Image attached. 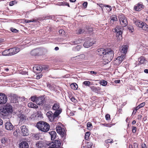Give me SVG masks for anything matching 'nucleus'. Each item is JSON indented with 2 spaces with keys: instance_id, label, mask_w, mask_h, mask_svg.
I'll list each match as a JSON object with an SVG mask.
<instances>
[{
  "instance_id": "2f4dec72",
  "label": "nucleus",
  "mask_w": 148,
  "mask_h": 148,
  "mask_svg": "<svg viewBox=\"0 0 148 148\" xmlns=\"http://www.w3.org/2000/svg\"><path fill=\"white\" fill-rule=\"evenodd\" d=\"M141 28L143 30L148 32V25L145 23H143Z\"/></svg>"
},
{
  "instance_id": "69168bd1",
  "label": "nucleus",
  "mask_w": 148,
  "mask_h": 148,
  "mask_svg": "<svg viewBox=\"0 0 148 148\" xmlns=\"http://www.w3.org/2000/svg\"><path fill=\"white\" fill-rule=\"evenodd\" d=\"M103 6H104L105 7H108V8H111V7L110 6H109V5H104Z\"/></svg>"
},
{
  "instance_id": "7c9ffc66",
  "label": "nucleus",
  "mask_w": 148,
  "mask_h": 148,
  "mask_svg": "<svg viewBox=\"0 0 148 148\" xmlns=\"http://www.w3.org/2000/svg\"><path fill=\"white\" fill-rule=\"evenodd\" d=\"M70 86L71 88L73 90H76L78 87L77 85L75 83L71 84Z\"/></svg>"
},
{
  "instance_id": "13d9d810",
  "label": "nucleus",
  "mask_w": 148,
  "mask_h": 148,
  "mask_svg": "<svg viewBox=\"0 0 148 148\" xmlns=\"http://www.w3.org/2000/svg\"><path fill=\"white\" fill-rule=\"evenodd\" d=\"M47 86L50 89H53V86L50 84H48L47 85Z\"/></svg>"
},
{
  "instance_id": "473e14b6",
  "label": "nucleus",
  "mask_w": 148,
  "mask_h": 148,
  "mask_svg": "<svg viewBox=\"0 0 148 148\" xmlns=\"http://www.w3.org/2000/svg\"><path fill=\"white\" fill-rule=\"evenodd\" d=\"M107 81L102 79L100 81V83L101 85L104 86L107 85Z\"/></svg>"
},
{
  "instance_id": "5701e85b",
  "label": "nucleus",
  "mask_w": 148,
  "mask_h": 148,
  "mask_svg": "<svg viewBox=\"0 0 148 148\" xmlns=\"http://www.w3.org/2000/svg\"><path fill=\"white\" fill-rule=\"evenodd\" d=\"M94 42L91 41L90 40H88L86 41L84 44V46L86 48H88L92 46Z\"/></svg>"
},
{
  "instance_id": "79ce46f5",
  "label": "nucleus",
  "mask_w": 148,
  "mask_h": 148,
  "mask_svg": "<svg viewBox=\"0 0 148 148\" xmlns=\"http://www.w3.org/2000/svg\"><path fill=\"white\" fill-rule=\"evenodd\" d=\"M61 5L64 6V5H67L69 7H70V5L69 3L67 2H62L61 3Z\"/></svg>"
},
{
  "instance_id": "8fccbe9b",
  "label": "nucleus",
  "mask_w": 148,
  "mask_h": 148,
  "mask_svg": "<svg viewBox=\"0 0 148 148\" xmlns=\"http://www.w3.org/2000/svg\"><path fill=\"white\" fill-rule=\"evenodd\" d=\"M20 118L21 119H22L23 120L26 119V117L23 114L21 115L20 116Z\"/></svg>"
},
{
  "instance_id": "e433bc0d",
  "label": "nucleus",
  "mask_w": 148,
  "mask_h": 148,
  "mask_svg": "<svg viewBox=\"0 0 148 148\" xmlns=\"http://www.w3.org/2000/svg\"><path fill=\"white\" fill-rule=\"evenodd\" d=\"M16 1H14L10 2L9 3V5L10 6H12L14 4H16Z\"/></svg>"
},
{
  "instance_id": "f8f14e48",
  "label": "nucleus",
  "mask_w": 148,
  "mask_h": 148,
  "mask_svg": "<svg viewBox=\"0 0 148 148\" xmlns=\"http://www.w3.org/2000/svg\"><path fill=\"white\" fill-rule=\"evenodd\" d=\"M21 50L20 48L17 47L10 49V55L11 56L13 55L18 53Z\"/></svg>"
},
{
  "instance_id": "5fc2aeb1",
  "label": "nucleus",
  "mask_w": 148,
  "mask_h": 148,
  "mask_svg": "<svg viewBox=\"0 0 148 148\" xmlns=\"http://www.w3.org/2000/svg\"><path fill=\"white\" fill-rule=\"evenodd\" d=\"M42 75L41 74H39L38 75H37L36 78L37 79H39L41 77H42Z\"/></svg>"
},
{
  "instance_id": "72a5a7b5",
  "label": "nucleus",
  "mask_w": 148,
  "mask_h": 148,
  "mask_svg": "<svg viewBox=\"0 0 148 148\" xmlns=\"http://www.w3.org/2000/svg\"><path fill=\"white\" fill-rule=\"evenodd\" d=\"M87 126L88 129L89 130L91 129L92 127V124L90 122H88L87 123Z\"/></svg>"
},
{
  "instance_id": "09e8293b",
  "label": "nucleus",
  "mask_w": 148,
  "mask_h": 148,
  "mask_svg": "<svg viewBox=\"0 0 148 148\" xmlns=\"http://www.w3.org/2000/svg\"><path fill=\"white\" fill-rule=\"evenodd\" d=\"M112 139H108L106 140L105 142L106 143H112Z\"/></svg>"
},
{
  "instance_id": "a211bd4d",
  "label": "nucleus",
  "mask_w": 148,
  "mask_h": 148,
  "mask_svg": "<svg viewBox=\"0 0 148 148\" xmlns=\"http://www.w3.org/2000/svg\"><path fill=\"white\" fill-rule=\"evenodd\" d=\"M5 129L9 130H13L14 126L10 122H7L5 124Z\"/></svg>"
},
{
  "instance_id": "39448f33",
  "label": "nucleus",
  "mask_w": 148,
  "mask_h": 148,
  "mask_svg": "<svg viewBox=\"0 0 148 148\" xmlns=\"http://www.w3.org/2000/svg\"><path fill=\"white\" fill-rule=\"evenodd\" d=\"M119 18L120 22L122 26L125 27L127 25L128 22L127 18L123 15H120Z\"/></svg>"
},
{
  "instance_id": "20e7f679",
  "label": "nucleus",
  "mask_w": 148,
  "mask_h": 148,
  "mask_svg": "<svg viewBox=\"0 0 148 148\" xmlns=\"http://www.w3.org/2000/svg\"><path fill=\"white\" fill-rule=\"evenodd\" d=\"M12 106L9 104H7L3 107L2 112L5 115H8L9 112H12Z\"/></svg>"
},
{
  "instance_id": "a18cd8bd",
  "label": "nucleus",
  "mask_w": 148,
  "mask_h": 148,
  "mask_svg": "<svg viewBox=\"0 0 148 148\" xmlns=\"http://www.w3.org/2000/svg\"><path fill=\"white\" fill-rule=\"evenodd\" d=\"M84 29H79L78 31V33L79 34H81L83 33L84 32Z\"/></svg>"
},
{
  "instance_id": "58836bf2",
  "label": "nucleus",
  "mask_w": 148,
  "mask_h": 148,
  "mask_svg": "<svg viewBox=\"0 0 148 148\" xmlns=\"http://www.w3.org/2000/svg\"><path fill=\"white\" fill-rule=\"evenodd\" d=\"M37 97L34 96L33 97H32L30 98L31 100L33 102H36V100L37 99Z\"/></svg>"
},
{
  "instance_id": "603ef678",
  "label": "nucleus",
  "mask_w": 148,
  "mask_h": 148,
  "mask_svg": "<svg viewBox=\"0 0 148 148\" xmlns=\"http://www.w3.org/2000/svg\"><path fill=\"white\" fill-rule=\"evenodd\" d=\"M88 3L86 2H84L83 4V6L85 8H86L87 6Z\"/></svg>"
},
{
  "instance_id": "680f3d73",
  "label": "nucleus",
  "mask_w": 148,
  "mask_h": 148,
  "mask_svg": "<svg viewBox=\"0 0 148 148\" xmlns=\"http://www.w3.org/2000/svg\"><path fill=\"white\" fill-rule=\"evenodd\" d=\"M90 73H91V74H94L95 75H96L97 74V73L93 71H90Z\"/></svg>"
},
{
  "instance_id": "338daca9",
  "label": "nucleus",
  "mask_w": 148,
  "mask_h": 148,
  "mask_svg": "<svg viewBox=\"0 0 148 148\" xmlns=\"http://www.w3.org/2000/svg\"><path fill=\"white\" fill-rule=\"evenodd\" d=\"M144 72L145 73H148V69H145L144 70Z\"/></svg>"
},
{
  "instance_id": "7ed1b4c3",
  "label": "nucleus",
  "mask_w": 148,
  "mask_h": 148,
  "mask_svg": "<svg viewBox=\"0 0 148 148\" xmlns=\"http://www.w3.org/2000/svg\"><path fill=\"white\" fill-rule=\"evenodd\" d=\"M60 111L61 110H58L53 113L52 111H50L47 112L46 115L49 120L51 122H53L56 121L55 119L60 114Z\"/></svg>"
},
{
  "instance_id": "6ab92c4d",
  "label": "nucleus",
  "mask_w": 148,
  "mask_h": 148,
  "mask_svg": "<svg viewBox=\"0 0 148 148\" xmlns=\"http://www.w3.org/2000/svg\"><path fill=\"white\" fill-rule=\"evenodd\" d=\"M110 23L111 25L113 24L114 22L118 21L117 16L116 15H112L110 16Z\"/></svg>"
},
{
  "instance_id": "6e6552de",
  "label": "nucleus",
  "mask_w": 148,
  "mask_h": 148,
  "mask_svg": "<svg viewBox=\"0 0 148 148\" xmlns=\"http://www.w3.org/2000/svg\"><path fill=\"white\" fill-rule=\"evenodd\" d=\"M56 130L57 133L60 134L62 137H64L65 135V132L64 129L62 128L59 126L56 127Z\"/></svg>"
},
{
  "instance_id": "6e6d98bb",
  "label": "nucleus",
  "mask_w": 148,
  "mask_h": 148,
  "mask_svg": "<svg viewBox=\"0 0 148 148\" xmlns=\"http://www.w3.org/2000/svg\"><path fill=\"white\" fill-rule=\"evenodd\" d=\"M138 145L136 143H134V148H138Z\"/></svg>"
},
{
  "instance_id": "cd10ccee",
  "label": "nucleus",
  "mask_w": 148,
  "mask_h": 148,
  "mask_svg": "<svg viewBox=\"0 0 148 148\" xmlns=\"http://www.w3.org/2000/svg\"><path fill=\"white\" fill-rule=\"evenodd\" d=\"M51 136V140L54 139L56 136V133L55 131H51L49 133Z\"/></svg>"
},
{
  "instance_id": "4c0bfd02",
  "label": "nucleus",
  "mask_w": 148,
  "mask_h": 148,
  "mask_svg": "<svg viewBox=\"0 0 148 148\" xmlns=\"http://www.w3.org/2000/svg\"><path fill=\"white\" fill-rule=\"evenodd\" d=\"M90 134V133L89 132H87L86 133L85 136V139L87 140L88 139Z\"/></svg>"
},
{
  "instance_id": "412c9836",
  "label": "nucleus",
  "mask_w": 148,
  "mask_h": 148,
  "mask_svg": "<svg viewBox=\"0 0 148 148\" xmlns=\"http://www.w3.org/2000/svg\"><path fill=\"white\" fill-rule=\"evenodd\" d=\"M115 31L117 33V37L118 36L119 39L122 38V32L119 29V27H116L115 29Z\"/></svg>"
},
{
  "instance_id": "ea45409f",
  "label": "nucleus",
  "mask_w": 148,
  "mask_h": 148,
  "mask_svg": "<svg viewBox=\"0 0 148 148\" xmlns=\"http://www.w3.org/2000/svg\"><path fill=\"white\" fill-rule=\"evenodd\" d=\"M71 100L74 103H76L77 101V100L75 99V98L73 97H71V96L69 97Z\"/></svg>"
},
{
  "instance_id": "4468645a",
  "label": "nucleus",
  "mask_w": 148,
  "mask_h": 148,
  "mask_svg": "<svg viewBox=\"0 0 148 148\" xmlns=\"http://www.w3.org/2000/svg\"><path fill=\"white\" fill-rule=\"evenodd\" d=\"M20 148H28L29 145L25 140H22L19 144Z\"/></svg>"
},
{
  "instance_id": "774afa93",
  "label": "nucleus",
  "mask_w": 148,
  "mask_h": 148,
  "mask_svg": "<svg viewBox=\"0 0 148 148\" xmlns=\"http://www.w3.org/2000/svg\"><path fill=\"white\" fill-rule=\"evenodd\" d=\"M140 108L139 107V106H138L135 109V110L136 111H137V110L139 109Z\"/></svg>"
},
{
  "instance_id": "9d476101",
  "label": "nucleus",
  "mask_w": 148,
  "mask_h": 148,
  "mask_svg": "<svg viewBox=\"0 0 148 148\" xmlns=\"http://www.w3.org/2000/svg\"><path fill=\"white\" fill-rule=\"evenodd\" d=\"M45 98L44 96H41L37 97L36 100V104L38 105H42L43 104L44 101L45 100Z\"/></svg>"
},
{
  "instance_id": "37998d69",
  "label": "nucleus",
  "mask_w": 148,
  "mask_h": 148,
  "mask_svg": "<svg viewBox=\"0 0 148 148\" xmlns=\"http://www.w3.org/2000/svg\"><path fill=\"white\" fill-rule=\"evenodd\" d=\"M101 125L103 126L108 127H111L112 126V125L110 124H106V123H103Z\"/></svg>"
},
{
  "instance_id": "3c124183",
  "label": "nucleus",
  "mask_w": 148,
  "mask_h": 148,
  "mask_svg": "<svg viewBox=\"0 0 148 148\" xmlns=\"http://www.w3.org/2000/svg\"><path fill=\"white\" fill-rule=\"evenodd\" d=\"M145 105V102H143L140 104H139L138 106L140 108H142Z\"/></svg>"
},
{
  "instance_id": "b1692460",
  "label": "nucleus",
  "mask_w": 148,
  "mask_h": 148,
  "mask_svg": "<svg viewBox=\"0 0 148 148\" xmlns=\"http://www.w3.org/2000/svg\"><path fill=\"white\" fill-rule=\"evenodd\" d=\"M40 51L39 49H36L32 50L31 52V54L32 56H36L39 54Z\"/></svg>"
},
{
  "instance_id": "a19ab883",
  "label": "nucleus",
  "mask_w": 148,
  "mask_h": 148,
  "mask_svg": "<svg viewBox=\"0 0 148 148\" xmlns=\"http://www.w3.org/2000/svg\"><path fill=\"white\" fill-rule=\"evenodd\" d=\"M10 31L14 33H17L18 32V30L15 28H14L13 27H11L10 28Z\"/></svg>"
},
{
  "instance_id": "f3484780",
  "label": "nucleus",
  "mask_w": 148,
  "mask_h": 148,
  "mask_svg": "<svg viewBox=\"0 0 148 148\" xmlns=\"http://www.w3.org/2000/svg\"><path fill=\"white\" fill-rule=\"evenodd\" d=\"M128 46L127 45H123L119 49L120 51L122 53L124 54L125 56V54L127 52Z\"/></svg>"
},
{
  "instance_id": "f03ea898",
  "label": "nucleus",
  "mask_w": 148,
  "mask_h": 148,
  "mask_svg": "<svg viewBox=\"0 0 148 148\" xmlns=\"http://www.w3.org/2000/svg\"><path fill=\"white\" fill-rule=\"evenodd\" d=\"M36 126L42 132H47L50 129V125L46 122L40 121L37 123Z\"/></svg>"
},
{
  "instance_id": "c85d7f7f",
  "label": "nucleus",
  "mask_w": 148,
  "mask_h": 148,
  "mask_svg": "<svg viewBox=\"0 0 148 148\" xmlns=\"http://www.w3.org/2000/svg\"><path fill=\"white\" fill-rule=\"evenodd\" d=\"M135 25L138 27L141 28L143 24V22H140L139 21L137 20L135 22Z\"/></svg>"
},
{
  "instance_id": "4d7b16f0",
  "label": "nucleus",
  "mask_w": 148,
  "mask_h": 148,
  "mask_svg": "<svg viewBox=\"0 0 148 148\" xmlns=\"http://www.w3.org/2000/svg\"><path fill=\"white\" fill-rule=\"evenodd\" d=\"M128 29L130 31H131V32H133V29L132 28V27H128Z\"/></svg>"
},
{
  "instance_id": "c03bdc74",
  "label": "nucleus",
  "mask_w": 148,
  "mask_h": 148,
  "mask_svg": "<svg viewBox=\"0 0 148 148\" xmlns=\"http://www.w3.org/2000/svg\"><path fill=\"white\" fill-rule=\"evenodd\" d=\"M92 145L93 144L91 142H88L87 143V146L88 148H90Z\"/></svg>"
},
{
  "instance_id": "1a4fd4ad",
  "label": "nucleus",
  "mask_w": 148,
  "mask_h": 148,
  "mask_svg": "<svg viewBox=\"0 0 148 148\" xmlns=\"http://www.w3.org/2000/svg\"><path fill=\"white\" fill-rule=\"evenodd\" d=\"M61 145L60 141L56 140V141L52 142L50 144V146L47 148H57Z\"/></svg>"
},
{
  "instance_id": "49530a36",
  "label": "nucleus",
  "mask_w": 148,
  "mask_h": 148,
  "mask_svg": "<svg viewBox=\"0 0 148 148\" xmlns=\"http://www.w3.org/2000/svg\"><path fill=\"white\" fill-rule=\"evenodd\" d=\"M106 119L108 120L110 119V115L109 114H107L105 116Z\"/></svg>"
},
{
  "instance_id": "e2e57ef3",
  "label": "nucleus",
  "mask_w": 148,
  "mask_h": 148,
  "mask_svg": "<svg viewBox=\"0 0 148 148\" xmlns=\"http://www.w3.org/2000/svg\"><path fill=\"white\" fill-rule=\"evenodd\" d=\"M120 82V80H117L115 81V82L116 83H119Z\"/></svg>"
},
{
  "instance_id": "052dcab7",
  "label": "nucleus",
  "mask_w": 148,
  "mask_h": 148,
  "mask_svg": "<svg viewBox=\"0 0 148 148\" xmlns=\"http://www.w3.org/2000/svg\"><path fill=\"white\" fill-rule=\"evenodd\" d=\"M52 16H47V17H46L45 18L46 19H52Z\"/></svg>"
},
{
  "instance_id": "bf43d9fd",
  "label": "nucleus",
  "mask_w": 148,
  "mask_h": 148,
  "mask_svg": "<svg viewBox=\"0 0 148 148\" xmlns=\"http://www.w3.org/2000/svg\"><path fill=\"white\" fill-rule=\"evenodd\" d=\"M142 148H147L146 145L145 143H143L142 144Z\"/></svg>"
},
{
  "instance_id": "c756f323",
  "label": "nucleus",
  "mask_w": 148,
  "mask_h": 148,
  "mask_svg": "<svg viewBox=\"0 0 148 148\" xmlns=\"http://www.w3.org/2000/svg\"><path fill=\"white\" fill-rule=\"evenodd\" d=\"M28 106L30 108H38V106L34 104L33 103H29L28 104Z\"/></svg>"
},
{
  "instance_id": "4be33fe9",
  "label": "nucleus",
  "mask_w": 148,
  "mask_h": 148,
  "mask_svg": "<svg viewBox=\"0 0 148 148\" xmlns=\"http://www.w3.org/2000/svg\"><path fill=\"white\" fill-rule=\"evenodd\" d=\"M97 53L98 55L102 56H103L105 55V54L106 52V49H104L103 48H101L100 49H98L97 50Z\"/></svg>"
},
{
  "instance_id": "bb28decb",
  "label": "nucleus",
  "mask_w": 148,
  "mask_h": 148,
  "mask_svg": "<svg viewBox=\"0 0 148 148\" xmlns=\"http://www.w3.org/2000/svg\"><path fill=\"white\" fill-rule=\"evenodd\" d=\"M10 49L5 50L2 52V55L4 56H11Z\"/></svg>"
},
{
  "instance_id": "0eeeda50",
  "label": "nucleus",
  "mask_w": 148,
  "mask_h": 148,
  "mask_svg": "<svg viewBox=\"0 0 148 148\" xmlns=\"http://www.w3.org/2000/svg\"><path fill=\"white\" fill-rule=\"evenodd\" d=\"M8 100L7 97L4 93H0V104L5 103Z\"/></svg>"
},
{
  "instance_id": "f257e3e1",
  "label": "nucleus",
  "mask_w": 148,
  "mask_h": 148,
  "mask_svg": "<svg viewBox=\"0 0 148 148\" xmlns=\"http://www.w3.org/2000/svg\"><path fill=\"white\" fill-rule=\"evenodd\" d=\"M106 52L103 58L107 63L110 62L113 58L114 51L111 49H106Z\"/></svg>"
},
{
  "instance_id": "ddd939ff",
  "label": "nucleus",
  "mask_w": 148,
  "mask_h": 148,
  "mask_svg": "<svg viewBox=\"0 0 148 148\" xmlns=\"http://www.w3.org/2000/svg\"><path fill=\"white\" fill-rule=\"evenodd\" d=\"M21 132L23 136H27L28 134V130L25 125H23L21 127Z\"/></svg>"
},
{
  "instance_id": "864d4df0",
  "label": "nucleus",
  "mask_w": 148,
  "mask_h": 148,
  "mask_svg": "<svg viewBox=\"0 0 148 148\" xmlns=\"http://www.w3.org/2000/svg\"><path fill=\"white\" fill-rule=\"evenodd\" d=\"M136 128L135 127H133L132 131L133 133H135L136 132Z\"/></svg>"
},
{
  "instance_id": "aec40b11",
  "label": "nucleus",
  "mask_w": 148,
  "mask_h": 148,
  "mask_svg": "<svg viewBox=\"0 0 148 148\" xmlns=\"http://www.w3.org/2000/svg\"><path fill=\"white\" fill-rule=\"evenodd\" d=\"M60 106L58 103H55L52 107V109L54 110L57 111L58 110H61L60 113L62 112V109L60 108Z\"/></svg>"
},
{
  "instance_id": "c9c22d12",
  "label": "nucleus",
  "mask_w": 148,
  "mask_h": 148,
  "mask_svg": "<svg viewBox=\"0 0 148 148\" xmlns=\"http://www.w3.org/2000/svg\"><path fill=\"white\" fill-rule=\"evenodd\" d=\"M83 84L86 86H89L90 82L89 81H85L83 82Z\"/></svg>"
},
{
  "instance_id": "f704fd0d",
  "label": "nucleus",
  "mask_w": 148,
  "mask_h": 148,
  "mask_svg": "<svg viewBox=\"0 0 148 148\" xmlns=\"http://www.w3.org/2000/svg\"><path fill=\"white\" fill-rule=\"evenodd\" d=\"M59 34L62 36L64 35L65 34V31L63 29H60L59 31Z\"/></svg>"
},
{
  "instance_id": "de8ad7c7",
  "label": "nucleus",
  "mask_w": 148,
  "mask_h": 148,
  "mask_svg": "<svg viewBox=\"0 0 148 148\" xmlns=\"http://www.w3.org/2000/svg\"><path fill=\"white\" fill-rule=\"evenodd\" d=\"M1 142L3 144H5L6 142V140L4 138H3L1 140Z\"/></svg>"
},
{
  "instance_id": "393cba45",
  "label": "nucleus",
  "mask_w": 148,
  "mask_h": 148,
  "mask_svg": "<svg viewBox=\"0 0 148 148\" xmlns=\"http://www.w3.org/2000/svg\"><path fill=\"white\" fill-rule=\"evenodd\" d=\"M38 148H41L44 146V143L41 141H39L37 142L36 144Z\"/></svg>"
},
{
  "instance_id": "9b49d317",
  "label": "nucleus",
  "mask_w": 148,
  "mask_h": 148,
  "mask_svg": "<svg viewBox=\"0 0 148 148\" xmlns=\"http://www.w3.org/2000/svg\"><path fill=\"white\" fill-rule=\"evenodd\" d=\"M43 68L40 65H35L33 67V70L34 72L38 73L40 72L42 70Z\"/></svg>"
},
{
  "instance_id": "0e129e2a",
  "label": "nucleus",
  "mask_w": 148,
  "mask_h": 148,
  "mask_svg": "<svg viewBox=\"0 0 148 148\" xmlns=\"http://www.w3.org/2000/svg\"><path fill=\"white\" fill-rule=\"evenodd\" d=\"M3 121L2 119H0V125H1L3 124Z\"/></svg>"
},
{
  "instance_id": "2eb2a0df",
  "label": "nucleus",
  "mask_w": 148,
  "mask_h": 148,
  "mask_svg": "<svg viewBox=\"0 0 148 148\" xmlns=\"http://www.w3.org/2000/svg\"><path fill=\"white\" fill-rule=\"evenodd\" d=\"M11 101L13 103H16L18 100V97L16 95L13 93H11L9 95Z\"/></svg>"
},
{
  "instance_id": "423d86ee",
  "label": "nucleus",
  "mask_w": 148,
  "mask_h": 148,
  "mask_svg": "<svg viewBox=\"0 0 148 148\" xmlns=\"http://www.w3.org/2000/svg\"><path fill=\"white\" fill-rule=\"evenodd\" d=\"M125 58V56L124 55H121L120 56L118 57L114 61V64L115 66H118Z\"/></svg>"
},
{
  "instance_id": "a878e982",
  "label": "nucleus",
  "mask_w": 148,
  "mask_h": 148,
  "mask_svg": "<svg viewBox=\"0 0 148 148\" xmlns=\"http://www.w3.org/2000/svg\"><path fill=\"white\" fill-rule=\"evenodd\" d=\"M138 60L140 64H143L146 61V58L144 56H141L138 58Z\"/></svg>"
},
{
  "instance_id": "dca6fc26",
  "label": "nucleus",
  "mask_w": 148,
  "mask_h": 148,
  "mask_svg": "<svg viewBox=\"0 0 148 148\" xmlns=\"http://www.w3.org/2000/svg\"><path fill=\"white\" fill-rule=\"evenodd\" d=\"M144 6L143 4L138 3L134 6V8L135 10L139 11L143 8Z\"/></svg>"
}]
</instances>
